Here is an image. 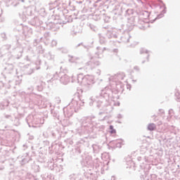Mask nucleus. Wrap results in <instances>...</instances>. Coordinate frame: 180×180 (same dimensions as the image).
Listing matches in <instances>:
<instances>
[{
  "instance_id": "nucleus-2",
  "label": "nucleus",
  "mask_w": 180,
  "mask_h": 180,
  "mask_svg": "<svg viewBox=\"0 0 180 180\" xmlns=\"http://www.w3.org/2000/svg\"><path fill=\"white\" fill-rule=\"evenodd\" d=\"M110 129L111 130V133L115 134L116 133V129H113V126H110Z\"/></svg>"
},
{
  "instance_id": "nucleus-1",
  "label": "nucleus",
  "mask_w": 180,
  "mask_h": 180,
  "mask_svg": "<svg viewBox=\"0 0 180 180\" xmlns=\"http://www.w3.org/2000/svg\"><path fill=\"white\" fill-rule=\"evenodd\" d=\"M148 130H150V131H153V130H155V124H150L148 126Z\"/></svg>"
}]
</instances>
